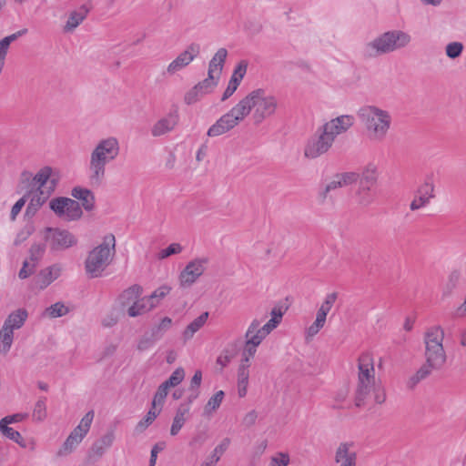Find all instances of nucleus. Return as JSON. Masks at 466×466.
Masks as SVG:
<instances>
[{
  "label": "nucleus",
  "instance_id": "obj_12",
  "mask_svg": "<svg viewBox=\"0 0 466 466\" xmlns=\"http://www.w3.org/2000/svg\"><path fill=\"white\" fill-rule=\"evenodd\" d=\"M200 53V45L191 43L182 53H180L167 67V73L170 76L175 75L186 66H187Z\"/></svg>",
  "mask_w": 466,
  "mask_h": 466
},
{
  "label": "nucleus",
  "instance_id": "obj_34",
  "mask_svg": "<svg viewBox=\"0 0 466 466\" xmlns=\"http://www.w3.org/2000/svg\"><path fill=\"white\" fill-rule=\"evenodd\" d=\"M208 318V312H203L200 316L195 319L190 324L187 325L184 330L183 337L185 340L190 339L194 334L199 330L206 323Z\"/></svg>",
  "mask_w": 466,
  "mask_h": 466
},
{
  "label": "nucleus",
  "instance_id": "obj_20",
  "mask_svg": "<svg viewBox=\"0 0 466 466\" xmlns=\"http://www.w3.org/2000/svg\"><path fill=\"white\" fill-rule=\"evenodd\" d=\"M374 363L370 353H363L359 358L358 382H374Z\"/></svg>",
  "mask_w": 466,
  "mask_h": 466
},
{
  "label": "nucleus",
  "instance_id": "obj_3",
  "mask_svg": "<svg viewBox=\"0 0 466 466\" xmlns=\"http://www.w3.org/2000/svg\"><path fill=\"white\" fill-rule=\"evenodd\" d=\"M411 42V36L405 31L394 29L377 35L365 43L360 50L365 59H373L403 49Z\"/></svg>",
  "mask_w": 466,
  "mask_h": 466
},
{
  "label": "nucleus",
  "instance_id": "obj_53",
  "mask_svg": "<svg viewBox=\"0 0 466 466\" xmlns=\"http://www.w3.org/2000/svg\"><path fill=\"white\" fill-rule=\"evenodd\" d=\"M168 390L169 388L164 382L159 385L152 401L153 409H156L157 405L162 406Z\"/></svg>",
  "mask_w": 466,
  "mask_h": 466
},
{
  "label": "nucleus",
  "instance_id": "obj_17",
  "mask_svg": "<svg viewBox=\"0 0 466 466\" xmlns=\"http://www.w3.org/2000/svg\"><path fill=\"white\" fill-rule=\"evenodd\" d=\"M46 251L45 244H33L29 250V260H25L18 276L21 279L28 278L35 270L38 262L43 258Z\"/></svg>",
  "mask_w": 466,
  "mask_h": 466
},
{
  "label": "nucleus",
  "instance_id": "obj_36",
  "mask_svg": "<svg viewBox=\"0 0 466 466\" xmlns=\"http://www.w3.org/2000/svg\"><path fill=\"white\" fill-rule=\"evenodd\" d=\"M0 433L4 437L13 441L14 442L17 443L21 447H23V448L25 447V443L24 438L22 437L20 432L15 431V430H14L11 427H9L8 424H5L4 422H0Z\"/></svg>",
  "mask_w": 466,
  "mask_h": 466
},
{
  "label": "nucleus",
  "instance_id": "obj_6",
  "mask_svg": "<svg viewBox=\"0 0 466 466\" xmlns=\"http://www.w3.org/2000/svg\"><path fill=\"white\" fill-rule=\"evenodd\" d=\"M357 115L372 139L381 141L385 138L391 125V116L388 111L376 106H364Z\"/></svg>",
  "mask_w": 466,
  "mask_h": 466
},
{
  "label": "nucleus",
  "instance_id": "obj_57",
  "mask_svg": "<svg viewBox=\"0 0 466 466\" xmlns=\"http://www.w3.org/2000/svg\"><path fill=\"white\" fill-rule=\"evenodd\" d=\"M203 95L204 94L196 86H194L185 94L184 101L187 105H192L198 102Z\"/></svg>",
  "mask_w": 466,
  "mask_h": 466
},
{
  "label": "nucleus",
  "instance_id": "obj_9",
  "mask_svg": "<svg viewBox=\"0 0 466 466\" xmlns=\"http://www.w3.org/2000/svg\"><path fill=\"white\" fill-rule=\"evenodd\" d=\"M333 142L319 127L317 131L308 139L304 147V157L309 159H316L326 154L332 147Z\"/></svg>",
  "mask_w": 466,
  "mask_h": 466
},
{
  "label": "nucleus",
  "instance_id": "obj_32",
  "mask_svg": "<svg viewBox=\"0 0 466 466\" xmlns=\"http://www.w3.org/2000/svg\"><path fill=\"white\" fill-rule=\"evenodd\" d=\"M374 382H358L355 391V405L361 407L365 403V400L374 388Z\"/></svg>",
  "mask_w": 466,
  "mask_h": 466
},
{
  "label": "nucleus",
  "instance_id": "obj_8",
  "mask_svg": "<svg viewBox=\"0 0 466 466\" xmlns=\"http://www.w3.org/2000/svg\"><path fill=\"white\" fill-rule=\"evenodd\" d=\"M94 417V410H89L85 414L80 423L71 431L62 447L57 451V456H66L76 448L89 431Z\"/></svg>",
  "mask_w": 466,
  "mask_h": 466
},
{
  "label": "nucleus",
  "instance_id": "obj_18",
  "mask_svg": "<svg viewBox=\"0 0 466 466\" xmlns=\"http://www.w3.org/2000/svg\"><path fill=\"white\" fill-rule=\"evenodd\" d=\"M63 271L61 264H53L47 268H45L39 271L35 278V285L44 289L48 287L53 281L57 279Z\"/></svg>",
  "mask_w": 466,
  "mask_h": 466
},
{
  "label": "nucleus",
  "instance_id": "obj_51",
  "mask_svg": "<svg viewBox=\"0 0 466 466\" xmlns=\"http://www.w3.org/2000/svg\"><path fill=\"white\" fill-rule=\"evenodd\" d=\"M230 444V439L225 438L214 449L213 453L208 458V461H214V465L220 460V456L228 450Z\"/></svg>",
  "mask_w": 466,
  "mask_h": 466
},
{
  "label": "nucleus",
  "instance_id": "obj_46",
  "mask_svg": "<svg viewBox=\"0 0 466 466\" xmlns=\"http://www.w3.org/2000/svg\"><path fill=\"white\" fill-rule=\"evenodd\" d=\"M172 326V319L169 317H165L161 319L160 323L154 326L151 330L150 334L157 339L159 340L162 339L164 334L171 328Z\"/></svg>",
  "mask_w": 466,
  "mask_h": 466
},
{
  "label": "nucleus",
  "instance_id": "obj_41",
  "mask_svg": "<svg viewBox=\"0 0 466 466\" xmlns=\"http://www.w3.org/2000/svg\"><path fill=\"white\" fill-rule=\"evenodd\" d=\"M27 33L26 28H23L18 30L17 32L9 35L3 39L0 40V54L6 56L8 53L9 46L12 42L17 40L19 37L25 35Z\"/></svg>",
  "mask_w": 466,
  "mask_h": 466
},
{
  "label": "nucleus",
  "instance_id": "obj_61",
  "mask_svg": "<svg viewBox=\"0 0 466 466\" xmlns=\"http://www.w3.org/2000/svg\"><path fill=\"white\" fill-rule=\"evenodd\" d=\"M157 340L150 334L146 333L138 341L137 350L144 351L151 348Z\"/></svg>",
  "mask_w": 466,
  "mask_h": 466
},
{
  "label": "nucleus",
  "instance_id": "obj_62",
  "mask_svg": "<svg viewBox=\"0 0 466 466\" xmlns=\"http://www.w3.org/2000/svg\"><path fill=\"white\" fill-rule=\"evenodd\" d=\"M31 194H29V193H27V191H25V195L15 203V205L13 206V208L11 209V214H10L11 220L14 221L16 218V216L20 213L21 209L25 206V204L27 201V198Z\"/></svg>",
  "mask_w": 466,
  "mask_h": 466
},
{
  "label": "nucleus",
  "instance_id": "obj_42",
  "mask_svg": "<svg viewBox=\"0 0 466 466\" xmlns=\"http://www.w3.org/2000/svg\"><path fill=\"white\" fill-rule=\"evenodd\" d=\"M225 393L223 390H218L216 392L207 402V404L204 407V414L205 415H210L214 411H216L220 404L222 403V400L224 399Z\"/></svg>",
  "mask_w": 466,
  "mask_h": 466
},
{
  "label": "nucleus",
  "instance_id": "obj_29",
  "mask_svg": "<svg viewBox=\"0 0 466 466\" xmlns=\"http://www.w3.org/2000/svg\"><path fill=\"white\" fill-rule=\"evenodd\" d=\"M228 56V51L226 48H219L216 54L213 56L208 65V72L209 74L216 75L219 77L224 63L226 61Z\"/></svg>",
  "mask_w": 466,
  "mask_h": 466
},
{
  "label": "nucleus",
  "instance_id": "obj_11",
  "mask_svg": "<svg viewBox=\"0 0 466 466\" xmlns=\"http://www.w3.org/2000/svg\"><path fill=\"white\" fill-rule=\"evenodd\" d=\"M46 240L52 250L59 251L76 246V238L68 230L60 228H46Z\"/></svg>",
  "mask_w": 466,
  "mask_h": 466
},
{
  "label": "nucleus",
  "instance_id": "obj_52",
  "mask_svg": "<svg viewBox=\"0 0 466 466\" xmlns=\"http://www.w3.org/2000/svg\"><path fill=\"white\" fill-rule=\"evenodd\" d=\"M185 378V371L182 368L176 369L170 377L164 383L170 389L176 387L182 382Z\"/></svg>",
  "mask_w": 466,
  "mask_h": 466
},
{
  "label": "nucleus",
  "instance_id": "obj_30",
  "mask_svg": "<svg viewBox=\"0 0 466 466\" xmlns=\"http://www.w3.org/2000/svg\"><path fill=\"white\" fill-rule=\"evenodd\" d=\"M360 184L361 186L372 187L376 185L378 180V171L376 166L369 164L366 166L362 172L360 174Z\"/></svg>",
  "mask_w": 466,
  "mask_h": 466
},
{
  "label": "nucleus",
  "instance_id": "obj_54",
  "mask_svg": "<svg viewBox=\"0 0 466 466\" xmlns=\"http://www.w3.org/2000/svg\"><path fill=\"white\" fill-rule=\"evenodd\" d=\"M248 63L245 60H242L238 63L236 68L233 71V74L230 77L229 81L236 82V85L239 86L241 80L243 79L246 72H247Z\"/></svg>",
  "mask_w": 466,
  "mask_h": 466
},
{
  "label": "nucleus",
  "instance_id": "obj_1",
  "mask_svg": "<svg viewBox=\"0 0 466 466\" xmlns=\"http://www.w3.org/2000/svg\"><path fill=\"white\" fill-rule=\"evenodd\" d=\"M279 106L278 98L263 88H258L243 97L230 111L220 116L208 130V137L223 135L245 119L252 112L255 124L275 115Z\"/></svg>",
  "mask_w": 466,
  "mask_h": 466
},
{
  "label": "nucleus",
  "instance_id": "obj_63",
  "mask_svg": "<svg viewBox=\"0 0 466 466\" xmlns=\"http://www.w3.org/2000/svg\"><path fill=\"white\" fill-rule=\"evenodd\" d=\"M208 440V433L205 431H198L189 441V446L197 447L203 445Z\"/></svg>",
  "mask_w": 466,
  "mask_h": 466
},
{
  "label": "nucleus",
  "instance_id": "obj_10",
  "mask_svg": "<svg viewBox=\"0 0 466 466\" xmlns=\"http://www.w3.org/2000/svg\"><path fill=\"white\" fill-rule=\"evenodd\" d=\"M209 259L206 257L197 258L189 261L180 272L178 280L181 288H190L203 275Z\"/></svg>",
  "mask_w": 466,
  "mask_h": 466
},
{
  "label": "nucleus",
  "instance_id": "obj_43",
  "mask_svg": "<svg viewBox=\"0 0 466 466\" xmlns=\"http://www.w3.org/2000/svg\"><path fill=\"white\" fill-rule=\"evenodd\" d=\"M327 315L318 309L315 321L307 329V337L312 338L319 333L326 323Z\"/></svg>",
  "mask_w": 466,
  "mask_h": 466
},
{
  "label": "nucleus",
  "instance_id": "obj_22",
  "mask_svg": "<svg viewBox=\"0 0 466 466\" xmlns=\"http://www.w3.org/2000/svg\"><path fill=\"white\" fill-rule=\"evenodd\" d=\"M191 403H181L175 414L173 422L170 428V434L176 436L178 434L185 422L187 421V415L189 412Z\"/></svg>",
  "mask_w": 466,
  "mask_h": 466
},
{
  "label": "nucleus",
  "instance_id": "obj_58",
  "mask_svg": "<svg viewBox=\"0 0 466 466\" xmlns=\"http://www.w3.org/2000/svg\"><path fill=\"white\" fill-rule=\"evenodd\" d=\"M170 289H171L168 286H161L147 298L150 302H155L157 305L160 299L165 298L169 293Z\"/></svg>",
  "mask_w": 466,
  "mask_h": 466
},
{
  "label": "nucleus",
  "instance_id": "obj_19",
  "mask_svg": "<svg viewBox=\"0 0 466 466\" xmlns=\"http://www.w3.org/2000/svg\"><path fill=\"white\" fill-rule=\"evenodd\" d=\"M116 436L114 431H107L104 435L94 441L88 451V456L90 458L95 457L96 459H100L113 445Z\"/></svg>",
  "mask_w": 466,
  "mask_h": 466
},
{
  "label": "nucleus",
  "instance_id": "obj_31",
  "mask_svg": "<svg viewBox=\"0 0 466 466\" xmlns=\"http://www.w3.org/2000/svg\"><path fill=\"white\" fill-rule=\"evenodd\" d=\"M357 202L361 207H369L375 201V193L372 190V187L359 185L358 190L356 191Z\"/></svg>",
  "mask_w": 466,
  "mask_h": 466
},
{
  "label": "nucleus",
  "instance_id": "obj_7",
  "mask_svg": "<svg viewBox=\"0 0 466 466\" xmlns=\"http://www.w3.org/2000/svg\"><path fill=\"white\" fill-rule=\"evenodd\" d=\"M52 171L50 167H45L34 177L30 173L24 172L19 186L21 190H25L29 194L36 190L40 195L48 196L56 185V179L52 177Z\"/></svg>",
  "mask_w": 466,
  "mask_h": 466
},
{
  "label": "nucleus",
  "instance_id": "obj_14",
  "mask_svg": "<svg viewBox=\"0 0 466 466\" xmlns=\"http://www.w3.org/2000/svg\"><path fill=\"white\" fill-rule=\"evenodd\" d=\"M353 116L350 115L339 116L336 118L322 125L320 129L329 137L334 143L335 138L345 133L353 125Z\"/></svg>",
  "mask_w": 466,
  "mask_h": 466
},
{
  "label": "nucleus",
  "instance_id": "obj_35",
  "mask_svg": "<svg viewBox=\"0 0 466 466\" xmlns=\"http://www.w3.org/2000/svg\"><path fill=\"white\" fill-rule=\"evenodd\" d=\"M142 294V288L139 285H133L124 290L120 295V300L123 306L134 303Z\"/></svg>",
  "mask_w": 466,
  "mask_h": 466
},
{
  "label": "nucleus",
  "instance_id": "obj_39",
  "mask_svg": "<svg viewBox=\"0 0 466 466\" xmlns=\"http://www.w3.org/2000/svg\"><path fill=\"white\" fill-rule=\"evenodd\" d=\"M161 409L159 410H157L156 409H153V406L151 409L147 411L146 416L137 422L135 428V431L137 433H142L146 431V429L153 423V421L156 420L157 415L159 414Z\"/></svg>",
  "mask_w": 466,
  "mask_h": 466
},
{
  "label": "nucleus",
  "instance_id": "obj_38",
  "mask_svg": "<svg viewBox=\"0 0 466 466\" xmlns=\"http://www.w3.org/2000/svg\"><path fill=\"white\" fill-rule=\"evenodd\" d=\"M46 198V195H40L39 193L34 195L26 207L25 217L28 218H33L39 209V208L45 203Z\"/></svg>",
  "mask_w": 466,
  "mask_h": 466
},
{
  "label": "nucleus",
  "instance_id": "obj_50",
  "mask_svg": "<svg viewBox=\"0 0 466 466\" xmlns=\"http://www.w3.org/2000/svg\"><path fill=\"white\" fill-rule=\"evenodd\" d=\"M218 76L208 73V77L198 83L196 86L205 95L212 91L218 85Z\"/></svg>",
  "mask_w": 466,
  "mask_h": 466
},
{
  "label": "nucleus",
  "instance_id": "obj_56",
  "mask_svg": "<svg viewBox=\"0 0 466 466\" xmlns=\"http://www.w3.org/2000/svg\"><path fill=\"white\" fill-rule=\"evenodd\" d=\"M183 248L179 243H172L167 248L162 249L157 257L159 259H165L171 255L179 254Z\"/></svg>",
  "mask_w": 466,
  "mask_h": 466
},
{
  "label": "nucleus",
  "instance_id": "obj_13",
  "mask_svg": "<svg viewBox=\"0 0 466 466\" xmlns=\"http://www.w3.org/2000/svg\"><path fill=\"white\" fill-rule=\"evenodd\" d=\"M435 186L432 176H427L423 184H421L415 192V198L410 205L411 211H416L426 207L431 198H435Z\"/></svg>",
  "mask_w": 466,
  "mask_h": 466
},
{
  "label": "nucleus",
  "instance_id": "obj_64",
  "mask_svg": "<svg viewBox=\"0 0 466 466\" xmlns=\"http://www.w3.org/2000/svg\"><path fill=\"white\" fill-rule=\"evenodd\" d=\"M289 462L288 454L279 453L278 457H273L268 466H287Z\"/></svg>",
  "mask_w": 466,
  "mask_h": 466
},
{
  "label": "nucleus",
  "instance_id": "obj_60",
  "mask_svg": "<svg viewBox=\"0 0 466 466\" xmlns=\"http://www.w3.org/2000/svg\"><path fill=\"white\" fill-rule=\"evenodd\" d=\"M337 298H338L337 292H331V293L328 294L325 297V299L322 302V304L320 305L319 310L328 314L330 311L331 308L333 307L334 303L336 302Z\"/></svg>",
  "mask_w": 466,
  "mask_h": 466
},
{
  "label": "nucleus",
  "instance_id": "obj_49",
  "mask_svg": "<svg viewBox=\"0 0 466 466\" xmlns=\"http://www.w3.org/2000/svg\"><path fill=\"white\" fill-rule=\"evenodd\" d=\"M68 311V308L64 303L56 302L46 309L44 316L55 319L66 315Z\"/></svg>",
  "mask_w": 466,
  "mask_h": 466
},
{
  "label": "nucleus",
  "instance_id": "obj_37",
  "mask_svg": "<svg viewBox=\"0 0 466 466\" xmlns=\"http://www.w3.org/2000/svg\"><path fill=\"white\" fill-rule=\"evenodd\" d=\"M202 381V371L196 370L195 374L191 378L190 385L188 388L189 395L187 396V402L192 403L199 396V387Z\"/></svg>",
  "mask_w": 466,
  "mask_h": 466
},
{
  "label": "nucleus",
  "instance_id": "obj_26",
  "mask_svg": "<svg viewBox=\"0 0 466 466\" xmlns=\"http://www.w3.org/2000/svg\"><path fill=\"white\" fill-rule=\"evenodd\" d=\"M71 195L82 202V206L86 210L90 211L94 208L95 197L91 190L76 187L72 189Z\"/></svg>",
  "mask_w": 466,
  "mask_h": 466
},
{
  "label": "nucleus",
  "instance_id": "obj_40",
  "mask_svg": "<svg viewBox=\"0 0 466 466\" xmlns=\"http://www.w3.org/2000/svg\"><path fill=\"white\" fill-rule=\"evenodd\" d=\"M27 33L26 28H23L18 30L17 32L9 35L3 39L0 40V54L6 56L8 53L9 46L12 42L17 40L19 37L25 35Z\"/></svg>",
  "mask_w": 466,
  "mask_h": 466
},
{
  "label": "nucleus",
  "instance_id": "obj_5",
  "mask_svg": "<svg viewBox=\"0 0 466 466\" xmlns=\"http://www.w3.org/2000/svg\"><path fill=\"white\" fill-rule=\"evenodd\" d=\"M116 253V238L113 234H107L103 238L100 245L94 248L87 255L85 261V269L89 278H98L110 265Z\"/></svg>",
  "mask_w": 466,
  "mask_h": 466
},
{
  "label": "nucleus",
  "instance_id": "obj_48",
  "mask_svg": "<svg viewBox=\"0 0 466 466\" xmlns=\"http://www.w3.org/2000/svg\"><path fill=\"white\" fill-rule=\"evenodd\" d=\"M66 202L67 198H56L49 202V207L57 217L66 219Z\"/></svg>",
  "mask_w": 466,
  "mask_h": 466
},
{
  "label": "nucleus",
  "instance_id": "obj_23",
  "mask_svg": "<svg viewBox=\"0 0 466 466\" xmlns=\"http://www.w3.org/2000/svg\"><path fill=\"white\" fill-rule=\"evenodd\" d=\"M461 273L459 269L451 270L441 286V296L443 299L451 297L458 288Z\"/></svg>",
  "mask_w": 466,
  "mask_h": 466
},
{
  "label": "nucleus",
  "instance_id": "obj_27",
  "mask_svg": "<svg viewBox=\"0 0 466 466\" xmlns=\"http://www.w3.org/2000/svg\"><path fill=\"white\" fill-rule=\"evenodd\" d=\"M156 307L155 302H150L147 297L137 299L127 309L129 317L135 318L143 315Z\"/></svg>",
  "mask_w": 466,
  "mask_h": 466
},
{
  "label": "nucleus",
  "instance_id": "obj_59",
  "mask_svg": "<svg viewBox=\"0 0 466 466\" xmlns=\"http://www.w3.org/2000/svg\"><path fill=\"white\" fill-rule=\"evenodd\" d=\"M337 298H338L337 292H331V293L328 294L325 297V299L322 302V304L320 305L319 310L328 314L330 311L331 308L333 307L334 303L336 302Z\"/></svg>",
  "mask_w": 466,
  "mask_h": 466
},
{
  "label": "nucleus",
  "instance_id": "obj_25",
  "mask_svg": "<svg viewBox=\"0 0 466 466\" xmlns=\"http://www.w3.org/2000/svg\"><path fill=\"white\" fill-rule=\"evenodd\" d=\"M88 12L89 8L86 5H82L78 10L71 12L64 27V31L72 32L76 29L85 20Z\"/></svg>",
  "mask_w": 466,
  "mask_h": 466
},
{
  "label": "nucleus",
  "instance_id": "obj_47",
  "mask_svg": "<svg viewBox=\"0 0 466 466\" xmlns=\"http://www.w3.org/2000/svg\"><path fill=\"white\" fill-rule=\"evenodd\" d=\"M46 402V397L39 398L38 400L35 402L32 412V417L34 420L43 421L46 418L47 411Z\"/></svg>",
  "mask_w": 466,
  "mask_h": 466
},
{
  "label": "nucleus",
  "instance_id": "obj_16",
  "mask_svg": "<svg viewBox=\"0 0 466 466\" xmlns=\"http://www.w3.org/2000/svg\"><path fill=\"white\" fill-rule=\"evenodd\" d=\"M334 462L338 466H357L358 455L353 442H340L334 452Z\"/></svg>",
  "mask_w": 466,
  "mask_h": 466
},
{
  "label": "nucleus",
  "instance_id": "obj_28",
  "mask_svg": "<svg viewBox=\"0 0 466 466\" xmlns=\"http://www.w3.org/2000/svg\"><path fill=\"white\" fill-rule=\"evenodd\" d=\"M27 316V311L25 309H18L8 315L3 326L12 330L18 329L25 324Z\"/></svg>",
  "mask_w": 466,
  "mask_h": 466
},
{
  "label": "nucleus",
  "instance_id": "obj_45",
  "mask_svg": "<svg viewBox=\"0 0 466 466\" xmlns=\"http://www.w3.org/2000/svg\"><path fill=\"white\" fill-rule=\"evenodd\" d=\"M249 370L245 368H238V393L240 398L247 394L248 385Z\"/></svg>",
  "mask_w": 466,
  "mask_h": 466
},
{
  "label": "nucleus",
  "instance_id": "obj_24",
  "mask_svg": "<svg viewBox=\"0 0 466 466\" xmlns=\"http://www.w3.org/2000/svg\"><path fill=\"white\" fill-rule=\"evenodd\" d=\"M268 334L269 332L264 329L263 326L260 327V320L255 319L248 326L245 334V339H248L249 340L254 341L256 344L260 345V343Z\"/></svg>",
  "mask_w": 466,
  "mask_h": 466
},
{
  "label": "nucleus",
  "instance_id": "obj_55",
  "mask_svg": "<svg viewBox=\"0 0 466 466\" xmlns=\"http://www.w3.org/2000/svg\"><path fill=\"white\" fill-rule=\"evenodd\" d=\"M463 50V45L460 42H451L446 46V55L451 59L459 57Z\"/></svg>",
  "mask_w": 466,
  "mask_h": 466
},
{
  "label": "nucleus",
  "instance_id": "obj_33",
  "mask_svg": "<svg viewBox=\"0 0 466 466\" xmlns=\"http://www.w3.org/2000/svg\"><path fill=\"white\" fill-rule=\"evenodd\" d=\"M14 330L3 326L0 329V354L5 356L13 344Z\"/></svg>",
  "mask_w": 466,
  "mask_h": 466
},
{
  "label": "nucleus",
  "instance_id": "obj_44",
  "mask_svg": "<svg viewBox=\"0 0 466 466\" xmlns=\"http://www.w3.org/2000/svg\"><path fill=\"white\" fill-rule=\"evenodd\" d=\"M83 212L79 203L72 198H67L66 209V220H75L82 216Z\"/></svg>",
  "mask_w": 466,
  "mask_h": 466
},
{
  "label": "nucleus",
  "instance_id": "obj_15",
  "mask_svg": "<svg viewBox=\"0 0 466 466\" xmlns=\"http://www.w3.org/2000/svg\"><path fill=\"white\" fill-rule=\"evenodd\" d=\"M360 175L357 172L337 173L326 184L323 190L319 193V196L322 199H326L330 192L356 183Z\"/></svg>",
  "mask_w": 466,
  "mask_h": 466
},
{
  "label": "nucleus",
  "instance_id": "obj_2",
  "mask_svg": "<svg viewBox=\"0 0 466 466\" xmlns=\"http://www.w3.org/2000/svg\"><path fill=\"white\" fill-rule=\"evenodd\" d=\"M444 331L440 326L431 327L425 333V363L410 379L409 387L413 388L420 380L431 375L432 370H440L445 364L447 356L442 341Z\"/></svg>",
  "mask_w": 466,
  "mask_h": 466
},
{
  "label": "nucleus",
  "instance_id": "obj_4",
  "mask_svg": "<svg viewBox=\"0 0 466 466\" xmlns=\"http://www.w3.org/2000/svg\"><path fill=\"white\" fill-rule=\"evenodd\" d=\"M118 140L110 137L100 140L90 154L88 171L91 186L98 187L106 176V166L119 154Z\"/></svg>",
  "mask_w": 466,
  "mask_h": 466
},
{
  "label": "nucleus",
  "instance_id": "obj_21",
  "mask_svg": "<svg viewBox=\"0 0 466 466\" xmlns=\"http://www.w3.org/2000/svg\"><path fill=\"white\" fill-rule=\"evenodd\" d=\"M178 122V115L177 112L170 113L167 116L159 119L152 127L151 134L153 137H160L172 131Z\"/></svg>",
  "mask_w": 466,
  "mask_h": 466
}]
</instances>
